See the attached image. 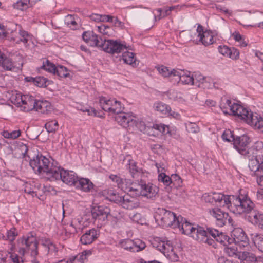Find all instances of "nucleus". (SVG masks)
Wrapping results in <instances>:
<instances>
[{
	"mask_svg": "<svg viewBox=\"0 0 263 263\" xmlns=\"http://www.w3.org/2000/svg\"><path fill=\"white\" fill-rule=\"evenodd\" d=\"M220 107L225 114H230L227 109L229 108L233 116H237L250 125L258 129L263 128V118L256 112L249 111L242 106L232 102L230 99H223Z\"/></svg>",
	"mask_w": 263,
	"mask_h": 263,
	"instance_id": "nucleus-1",
	"label": "nucleus"
},
{
	"mask_svg": "<svg viewBox=\"0 0 263 263\" xmlns=\"http://www.w3.org/2000/svg\"><path fill=\"white\" fill-rule=\"evenodd\" d=\"M29 165L36 174H44L46 178L49 180L53 170L57 166L53 164V160L48 158L37 152L34 155L28 156Z\"/></svg>",
	"mask_w": 263,
	"mask_h": 263,
	"instance_id": "nucleus-2",
	"label": "nucleus"
},
{
	"mask_svg": "<svg viewBox=\"0 0 263 263\" xmlns=\"http://www.w3.org/2000/svg\"><path fill=\"white\" fill-rule=\"evenodd\" d=\"M183 220L179 222L177 226L182 234L189 235L195 240L200 243H206L210 246H214L215 240L212 238H208L206 233V227H203L198 224L193 225L183 217Z\"/></svg>",
	"mask_w": 263,
	"mask_h": 263,
	"instance_id": "nucleus-3",
	"label": "nucleus"
},
{
	"mask_svg": "<svg viewBox=\"0 0 263 263\" xmlns=\"http://www.w3.org/2000/svg\"><path fill=\"white\" fill-rule=\"evenodd\" d=\"M236 213L248 214V215L246 218L253 225L263 230V213L255 208V204L249 197L247 192L242 203H240Z\"/></svg>",
	"mask_w": 263,
	"mask_h": 263,
	"instance_id": "nucleus-4",
	"label": "nucleus"
},
{
	"mask_svg": "<svg viewBox=\"0 0 263 263\" xmlns=\"http://www.w3.org/2000/svg\"><path fill=\"white\" fill-rule=\"evenodd\" d=\"M246 193V191L242 189L239 190L238 195H226L221 193L214 192L208 196L210 198L209 201H214L223 206L226 205L229 208H234L233 212L236 213Z\"/></svg>",
	"mask_w": 263,
	"mask_h": 263,
	"instance_id": "nucleus-5",
	"label": "nucleus"
},
{
	"mask_svg": "<svg viewBox=\"0 0 263 263\" xmlns=\"http://www.w3.org/2000/svg\"><path fill=\"white\" fill-rule=\"evenodd\" d=\"M155 219L161 226L172 228H177L179 226V222L183 220L181 215L177 217L174 213L164 209L159 210V213L155 216Z\"/></svg>",
	"mask_w": 263,
	"mask_h": 263,
	"instance_id": "nucleus-6",
	"label": "nucleus"
},
{
	"mask_svg": "<svg viewBox=\"0 0 263 263\" xmlns=\"http://www.w3.org/2000/svg\"><path fill=\"white\" fill-rule=\"evenodd\" d=\"M53 171V173L49 180H60L68 185L75 186L79 177L74 172L66 170L61 166H57Z\"/></svg>",
	"mask_w": 263,
	"mask_h": 263,
	"instance_id": "nucleus-7",
	"label": "nucleus"
},
{
	"mask_svg": "<svg viewBox=\"0 0 263 263\" xmlns=\"http://www.w3.org/2000/svg\"><path fill=\"white\" fill-rule=\"evenodd\" d=\"M91 215L93 223L98 228H101L107 224L108 217L110 216V210L106 206H94L91 209Z\"/></svg>",
	"mask_w": 263,
	"mask_h": 263,
	"instance_id": "nucleus-8",
	"label": "nucleus"
},
{
	"mask_svg": "<svg viewBox=\"0 0 263 263\" xmlns=\"http://www.w3.org/2000/svg\"><path fill=\"white\" fill-rule=\"evenodd\" d=\"M134 190L133 196H142L147 198L153 199L158 192V188L151 183H146L144 180H140L138 182V188H132Z\"/></svg>",
	"mask_w": 263,
	"mask_h": 263,
	"instance_id": "nucleus-9",
	"label": "nucleus"
},
{
	"mask_svg": "<svg viewBox=\"0 0 263 263\" xmlns=\"http://www.w3.org/2000/svg\"><path fill=\"white\" fill-rule=\"evenodd\" d=\"M11 99L14 104L22 108L25 112L33 110L35 106L36 99L34 97L29 95L17 94L15 97L12 96Z\"/></svg>",
	"mask_w": 263,
	"mask_h": 263,
	"instance_id": "nucleus-10",
	"label": "nucleus"
},
{
	"mask_svg": "<svg viewBox=\"0 0 263 263\" xmlns=\"http://www.w3.org/2000/svg\"><path fill=\"white\" fill-rule=\"evenodd\" d=\"M100 49L107 53L115 54L123 52L127 49V47L124 43L120 41L104 39Z\"/></svg>",
	"mask_w": 263,
	"mask_h": 263,
	"instance_id": "nucleus-11",
	"label": "nucleus"
},
{
	"mask_svg": "<svg viewBox=\"0 0 263 263\" xmlns=\"http://www.w3.org/2000/svg\"><path fill=\"white\" fill-rule=\"evenodd\" d=\"M211 215L215 219L216 224L220 227L224 225L233 226V220L229 213L219 208H214L210 211Z\"/></svg>",
	"mask_w": 263,
	"mask_h": 263,
	"instance_id": "nucleus-12",
	"label": "nucleus"
},
{
	"mask_svg": "<svg viewBox=\"0 0 263 263\" xmlns=\"http://www.w3.org/2000/svg\"><path fill=\"white\" fill-rule=\"evenodd\" d=\"M23 252L26 250H31V256H37L38 243L33 233L30 232L26 236H23L21 241Z\"/></svg>",
	"mask_w": 263,
	"mask_h": 263,
	"instance_id": "nucleus-13",
	"label": "nucleus"
},
{
	"mask_svg": "<svg viewBox=\"0 0 263 263\" xmlns=\"http://www.w3.org/2000/svg\"><path fill=\"white\" fill-rule=\"evenodd\" d=\"M231 243L237 244L240 248L248 247L249 245V240L244 231L241 228H235L231 232Z\"/></svg>",
	"mask_w": 263,
	"mask_h": 263,
	"instance_id": "nucleus-14",
	"label": "nucleus"
},
{
	"mask_svg": "<svg viewBox=\"0 0 263 263\" xmlns=\"http://www.w3.org/2000/svg\"><path fill=\"white\" fill-rule=\"evenodd\" d=\"M205 232L208 238H211L210 236H211L216 241L220 243L224 246L231 243V241L230 240L231 237H230L222 232H219L216 229L206 227Z\"/></svg>",
	"mask_w": 263,
	"mask_h": 263,
	"instance_id": "nucleus-15",
	"label": "nucleus"
},
{
	"mask_svg": "<svg viewBox=\"0 0 263 263\" xmlns=\"http://www.w3.org/2000/svg\"><path fill=\"white\" fill-rule=\"evenodd\" d=\"M109 178L114 182H115L117 186L121 189V190L125 192H130L133 195L134 193V188L132 185H134L133 181L129 179H123L119 176L116 175H110Z\"/></svg>",
	"mask_w": 263,
	"mask_h": 263,
	"instance_id": "nucleus-16",
	"label": "nucleus"
},
{
	"mask_svg": "<svg viewBox=\"0 0 263 263\" xmlns=\"http://www.w3.org/2000/svg\"><path fill=\"white\" fill-rule=\"evenodd\" d=\"M83 40L89 45L92 47L101 48V43L103 39L99 35L94 33L92 31H84L82 34Z\"/></svg>",
	"mask_w": 263,
	"mask_h": 263,
	"instance_id": "nucleus-17",
	"label": "nucleus"
},
{
	"mask_svg": "<svg viewBox=\"0 0 263 263\" xmlns=\"http://www.w3.org/2000/svg\"><path fill=\"white\" fill-rule=\"evenodd\" d=\"M233 140L234 148L239 153H241V149H245L248 147V145L251 142L250 137L247 135H243L241 136H236Z\"/></svg>",
	"mask_w": 263,
	"mask_h": 263,
	"instance_id": "nucleus-18",
	"label": "nucleus"
},
{
	"mask_svg": "<svg viewBox=\"0 0 263 263\" xmlns=\"http://www.w3.org/2000/svg\"><path fill=\"white\" fill-rule=\"evenodd\" d=\"M100 231L98 229L92 228L87 230L81 237L80 241L83 245H89L98 238Z\"/></svg>",
	"mask_w": 263,
	"mask_h": 263,
	"instance_id": "nucleus-19",
	"label": "nucleus"
},
{
	"mask_svg": "<svg viewBox=\"0 0 263 263\" xmlns=\"http://www.w3.org/2000/svg\"><path fill=\"white\" fill-rule=\"evenodd\" d=\"M120 206L126 210H133L139 206V202L134 197L126 194L122 196Z\"/></svg>",
	"mask_w": 263,
	"mask_h": 263,
	"instance_id": "nucleus-20",
	"label": "nucleus"
},
{
	"mask_svg": "<svg viewBox=\"0 0 263 263\" xmlns=\"http://www.w3.org/2000/svg\"><path fill=\"white\" fill-rule=\"evenodd\" d=\"M114 99H107L105 97H101L99 100V103L101 107L105 111L112 112L118 114L120 112V108L113 107Z\"/></svg>",
	"mask_w": 263,
	"mask_h": 263,
	"instance_id": "nucleus-21",
	"label": "nucleus"
},
{
	"mask_svg": "<svg viewBox=\"0 0 263 263\" xmlns=\"http://www.w3.org/2000/svg\"><path fill=\"white\" fill-rule=\"evenodd\" d=\"M218 50L222 55L233 60H237L239 58V51L234 47H229L226 45H220L218 47Z\"/></svg>",
	"mask_w": 263,
	"mask_h": 263,
	"instance_id": "nucleus-22",
	"label": "nucleus"
},
{
	"mask_svg": "<svg viewBox=\"0 0 263 263\" xmlns=\"http://www.w3.org/2000/svg\"><path fill=\"white\" fill-rule=\"evenodd\" d=\"M0 66L7 71H13L15 68L12 59L7 57L2 50L0 52Z\"/></svg>",
	"mask_w": 263,
	"mask_h": 263,
	"instance_id": "nucleus-23",
	"label": "nucleus"
},
{
	"mask_svg": "<svg viewBox=\"0 0 263 263\" xmlns=\"http://www.w3.org/2000/svg\"><path fill=\"white\" fill-rule=\"evenodd\" d=\"M94 185L92 182L87 178H79L76 182L75 187L80 189L85 192H92L94 190Z\"/></svg>",
	"mask_w": 263,
	"mask_h": 263,
	"instance_id": "nucleus-24",
	"label": "nucleus"
},
{
	"mask_svg": "<svg viewBox=\"0 0 263 263\" xmlns=\"http://www.w3.org/2000/svg\"><path fill=\"white\" fill-rule=\"evenodd\" d=\"M134 118V117L128 113L121 112L116 117V120L122 126L126 128L129 126L130 123L135 122Z\"/></svg>",
	"mask_w": 263,
	"mask_h": 263,
	"instance_id": "nucleus-25",
	"label": "nucleus"
},
{
	"mask_svg": "<svg viewBox=\"0 0 263 263\" xmlns=\"http://www.w3.org/2000/svg\"><path fill=\"white\" fill-rule=\"evenodd\" d=\"M179 74L176 75L177 77L175 81L178 83L180 82L183 84H191L193 85L194 78L192 75L190 74V72L187 71L185 72L182 71H178Z\"/></svg>",
	"mask_w": 263,
	"mask_h": 263,
	"instance_id": "nucleus-26",
	"label": "nucleus"
},
{
	"mask_svg": "<svg viewBox=\"0 0 263 263\" xmlns=\"http://www.w3.org/2000/svg\"><path fill=\"white\" fill-rule=\"evenodd\" d=\"M156 68L159 73L164 78H171L179 74L178 70L175 69H170L168 67L164 65L156 66Z\"/></svg>",
	"mask_w": 263,
	"mask_h": 263,
	"instance_id": "nucleus-27",
	"label": "nucleus"
},
{
	"mask_svg": "<svg viewBox=\"0 0 263 263\" xmlns=\"http://www.w3.org/2000/svg\"><path fill=\"white\" fill-rule=\"evenodd\" d=\"M25 80L28 82L32 83L35 85L40 87H46L48 86V80L43 77H36L35 78L32 77H26Z\"/></svg>",
	"mask_w": 263,
	"mask_h": 263,
	"instance_id": "nucleus-28",
	"label": "nucleus"
},
{
	"mask_svg": "<svg viewBox=\"0 0 263 263\" xmlns=\"http://www.w3.org/2000/svg\"><path fill=\"white\" fill-rule=\"evenodd\" d=\"M0 263H20L19 256L10 253H0Z\"/></svg>",
	"mask_w": 263,
	"mask_h": 263,
	"instance_id": "nucleus-29",
	"label": "nucleus"
},
{
	"mask_svg": "<svg viewBox=\"0 0 263 263\" xmlns=\"http://www.w3.org/2000/svg\"><path fill=\"white\" fill-rule=\"evenodd\" d=\"M260 155L256 156V158L249 160L248 166L251 171L253 172L256 176L259 175V173H260V160L259 159Z\"/></svg>",
	"mask_w": 263,
	"mask_h": 263,
	"instance_id": "nucleus-30",
	"label": "nucleus"
},
{
	"mask_svg": "<svg viewBox=\"0 0 263 263\" xmlns=\"http://www.w3.org/2000/svg\"><path fill=\"white\" fill-rule=\"evenodd\" d=\"M135 54L133 52L125 51L122 54V59L124 63L132 65L133 67H136L138 63L135 58Z\"/></svg>",
	"mask_w": 263,
	"mask_h": 263,
	"instance_id": "nucleus-31",
	"label": "nucleus"
},
{
	"mask_svg": "<svg viewBox=\"0 0 263 263\" xmlns=\"http://www.w3.org/2000/svg\"><path fill=\"white\" fill-rule=\"evenodd\" d=\"M237 244L232 243L229 245H226L224 252L230 257H236L239 259V254L241 251H238Z\"/></svg>",
	"mask_w": 263,
	"mask_h": 263,
	"instance_id": "nucleus-32",
	"label": "nucleus"
},
{
	"mask_svg": "<svg viewBox=\"0 0 263 263\" xmlns=\"http://www.w3.org/2000/svg\"><path fill=\"white\" fill-rule=\"evenodd\" d=\"M127 168L133 178H137L140 173L141 170L137 166V163L132 159L128 160Z\"/></svg>",
	"mask_w": 263,
	"mask_h": 263,
	"instance_id": "nucleus-33",
	"label": "nucleus"
},
{
	"mask_svg": "<svg viewBox=\"0 0 263 263\" xmlns=\"http://www.w3.org/2000/svg\"><path fill=\"white\" fill-rule=\"evenodd\" d=\"M154 108L155 110L164 115H166L168 114V111H170V106L160 101L155 103L154 104Z\"/></svg>",
	"mask_w": 263,
	"mask_h": 263,
	"instance_id": "nucleus-34",
	"label": "nucleus"
},
{
	"mask_svg": "<svg viewBox=\"0 0 263 263\" xmlns=\"http://www.w3.org/2000/svg\"><path fill=\"white\" fill-rule=\"evenodd\" d=\"M253 242L255 247L263 252V234L255 233L252 235Z\"/></svg>",
	"mask_w": 263,
	"mask_h": 263,
	"instance_id": "nucleus-35",
	"label": "nucleus"
},
{
	"mask_svg": "<svg viewBox=\"0 0 263 263\" xmlns=\"http://www.w3.org/2000/svg\"><path fill=\"white\" fill-rule=\"evenodd\" d=\"M199 41L202 42L204 46H209L214 43L213 36L210 31H205L204 34L199 38Z\"/></svg>",
	"mask_w": 263,
	"mask_h": 263,
	"instance_id": "nucleus-36",
	"label": "nucleus"
},
{
	"mask_svg": "<svg viewBox=\"0 0 263 263\" xmlns=\"http://www.w3.org/2000/svg\"><path fill=\"white\" fill-rule=\"evenodd\" d=\"M239 259L241 260H245L247 262H255L257 260L256 256L252 253L247 251H243L239 254Z\"/></svg>",
	"mask_w": 263,
	"mask_h": 263,
	"instance_id": "nucleus-37",
	"label": "nucleus"
},
{
	"mask_svg": "<svg viewBox=\"0 0 263 263\" xmlns=\"http://www.w3.org/2000/svg\"><path fill=\"white\" fill-rule=\"evenodd\" d=\"M239 154L243 156L244 158L248 159V160L254 159L256 158V156L261 154L255 153L254 149L252 148L251 147L245 149H241V153Z\"/></svg>",
	"mask_w": 263,
	"mask_h": 263,
	"instance_id": "nucleus-38",
	"label": "nucleus"
},
{
	"mask_svg": "<svg viewBox=\"0 0 263 263\" xmlns=\"http://www.w3.org/2000/svg\"><path fill=\"white\" fill-rule=\"evenodd\" d=\"M119 245L125 250L135 252V250L133 249L134 240L129 239H122L120 241Z\"/></svg>",
	"mask_w": 263,
	"mask_h": 263,
	"instance_id": "nucleus-39",
	"label": "nucleus"
},
{
	"mask_svg": "<svg viewBox=\"0 0 263 263\" xmlns=\"http://www.w3.org/2000/svg\"><path fill=\"white\" fill-rule=\"evenodd\" d=\"M214 86L212 79L209 77H205L204 80L198 84V87L203 89H211Z\"/></svg>",
	"mask_w": 263,
	"mask_h": 263,
	"instance_id": "nucleus-40",
	"label": "nucleus"
},
{
	"mask_svg": "<svg viewBox=\"0 0 263 263\" xmlns=\"http://www.w3.org/2000/svg\"><path fill=\"white\" fill-rule=\"evenodd\" d=\"M214 86L212 79L209 77H205L204 80L198 84V87L203 89H211Z\"/></svg>",
	"mask_w": 263,
	"mask_h": 263,
	"instance_id": "nucleus-41",
	"label": "nucleus"
},
{
	"mask_svg": "<svg viewBox=\"0 0 263 263\" xmlns=\"http://www.w3.org/2000/svg\"><path fill=\"white\" fill-rule=\"evenodd\" d=\"M54 75H57L60 78H66L69 76V73L67 68L62 65H58L54 73Z\"/></svg>",
	"mask_w": 263,
	"mask_h": 263,
	"instance_id": "nucleus-42",
	"label": "nucleus"
},
{
	"mask_svg": "<svg viewBox=\"0 0 263 263\" xmlns=\"http://www.w3.org/2000/svg\"><path fill=\"white\" fill-rule=\"evenodd\" d=\"M3 136L4 138L10 139H15L18 138L21 135L20 130H13L9 132L8 130H4L2 133Z\"/></svg>",
	"mask_w": 263,
	"mask_h": 263,
	"instance_id": "nucleus-43",
	"label": "nucleus"
},
{
	"mask_svg": "<svg viewBox=\"0 0 263 263\" xmlns=\"http://www.w3.org/2000/svg\"><path fill=\"white\" fill-rule=\"evenodd\" d=\"M41 68L54 74L57 67L53 63L47 60L45 62H43V65Z\"/></svg>",
	"mask_w": 263,
	"mask_h": 263,
	"instance_id": "nucleus-44",
	"label": "nucleus"
},
{
	"mask_svg": "<svg viewBox=\"0 0 263 263\" xmlns=\"http://www.w3.org/2000/svg\"><path fill=\"white\" fill-rule=\"evenodd\" d=\"M122 196H120L118 193L114 192H111L110 193H108V196H107L106 199L110 201L113 202L120 205L122 199Z\"/></svg>",
	"mask_w": 263,
	"mask_h": 263,
	"instance_id": "nucleus-45",
	"label": "nucleus"
},
{
	"mask_svg": "<svg viewBox=\"0 0 263 263\" xmlns=\"http://www.w3.org/2000/svg\"><path fill=\"white\" fill-rule=\"evenodd\" d=\"M20 149L21 151L23 158L26 161H28V156L32 155L30 150L29 149L28 146L24 143L19 145Z\"/></svg>",
	"mask_w": 263,
	"mask_h": 263,
	"instance_id": "nucleus-46",
	"label": "nucleus"
},
{
	"mask_svg": "<svg viewBox=\"0 0 263 263\" xmlns=\"http://www.w3.org/2000/svg\"><path fill=\"white\" fill-rule=\"evenodd\" d=\"M45 127L48 133L55 132L58 129V123L55 120L50 121L45 124Z\"/></svg>",
	"mask_w": 263,
	"mask_h": 263,
	"instance_id": "nucleus-47",
	"label": "nucleus"
},
{
	"mask_svg": "<svg viewBox=\"0 0 263 263\" xmlns=\"http://www.w3.org/2000/svg\"><path fill=\"white\" fill-rule=\"evenodd\" d=\"M65 23L73 30L76 29L78 26L74 17L72 15H68L65 17Z\"/></svg>",
	"mask_w": 263,
	"mask_h": 263,
	"instance_id": "nucleus-48",
	"label": "nucleus"
},
{
	"mask_svg": "<svg viewBox=\"0 0 263 263\" xmlns=\"http://www.w3.org/2000/svg\"><path fill=\"white\" fill-rule=\"evenodd\" d=\"M18 235V232L15 228H12L9 230L7 231L6 233V236H3V237H6V239L10 242L13 241L16 237Z\"/></svg>",
	"mask_w": 263,
	"mask_h": 263,
	"instance_id": "nucleus-49",
	"label": "nucleus"
},
{
	"mask_svg": "<svg viewBox=\"0 0 263 263\" xmlns=\"http://www.w3.org/2000/svg\"><path fill=\"white\" fill-rule=\"evenodd\" d=\"M158 179L160 182H162L165 186H169L172 184L170 177L166 175L164 173H160L158 175Z\"/></svg>",
	"mask_w": 263,
	"mask_h": 263,
	"instance_id": "nucleus-50",
	"label": "nucleus"
},
{
	"mask_svg": "<svg viewBox=\"0 0 263 263\" xmlns=\"http://www.w3.org/2000/svg\"><path fill=\"white\" fill-rule=\"evenodd\" d=\"M157 249L166 255L167 251H169L172 247L168 244V242L165 244L164 242H160L156 247Z\"/></svg>",
	"mask_w": 263,
	"mask_h": 263,
	"instance_id": "nucleus-51",
	"label": "nucleus"
},
{
	"mask_svg": "<svg viewBox=\"0 0 263 263\" xmlns=\"http://www.w3.org/2000/svg\"><path fill=\"white\" fill-rule=\"evenodd\" d=\"M172 181V184L175 187L181 186L182 183V180L181 177L177 174H172L170 177Z\"/></svg>",
	"mask_w": 263,
	"mask_h": 263,
	"instance_id": "nucleus-52",
	"label": "nucleus"
},
{
	"mask_svg": "<svg viewBox=\"0 0 263 263\" xmlns=\"http://www.w3.org/2000/svg\"><path fill=\"white\" fill-rule=\"evenodd\" d=\"M20 38L18 40L16 41V43H19L20 42H23L25 45H26V44L28 41V37H30L29 34L24 30H20Z\"/></svg>",
	"mask_w": 263,
	"mask_h": 263,
	"instance_id": "nucleus-53",
	"label": "nucleus"
},
{
	"mask_svg": "<svg viewBox=\"0 0 263 263\" xmlns=\"http://www.w3.org/2000/svg\"><path fill=\"white\" fill-rule=\"evenodd\" d=\"M86 259V257L82 252L76 256L70 257L69 258V261L70 263L83 262Z\"/></svg>",
	"mask_w": 263,
	"mask_h": 263,
	"instance_id": "nucleus-54",
	"label": "nucleus"
},
{
	"mask_svg": "<svg viewBox=\"0 0 263 263\" xmlns=\"http://www.w3.org/2000/svg\"><path fill=\"white\" fill-rule=\"evenodd\" d=\"M145 247V243L140 239H137L134 241L133 249L135 250V252L143 250Z\"/></svg>",
	"mask_w": 263,
	"mask_h": 263,
	"instance_id": "nucleus-55",
	"label": "nucleus"
},
{
	"mask_svg": "<svg viewBox=\"0 0 263 263\" xmlns=\"http://www.w3.org/2000/svg\"><path fill=\"white\" fill-rule=\"evenodd\" d=\"M233 132L230 130H227L224 132L222 135V138L223 140L228 142H233V138H235Z\"/></svg>",
	"mask_w": 263,
	"mask_h": 263,
	"instance_id": "nucleus-56",
	"label": "nucleus"
},
{
	"mask_svg": "<svg viewBox=\"0 0 263 263\" xmlns=\"http://www.w3.org/2000/svg\"><path fill=\"white\" fill-rule=\"evenodd\" d=\"M194 78V83L193 85H195L198 87V84L201 83L202 81L204 80L205 78L202 74L199 72H195L194 74H192Z\"/></svg>",
	"mask_w": 263,
	"mask_h": 263,
	"instance_id": "nucleus-57",
	"label": "nucleus"
},
{
	"mask_svg": "<svg viewBox=\"0 0 263 263\" xmlns=\"http://www.w3.org/2000/svg\"><path fill=\"white\" fill-rule=\"evenodd\" d=\"M253 148L255 153L257 154H263V143L261 141L256 142L251 147Z\"/></svg>",
	"mask_w": 263,
	"mask_h": 263,
	"instance_id": "nucleus-58",
	"label": "nucleus"
},
{
	"mask_svg": "<svg viewBox=\"0 0 263 263\" xmlns=\"http://www.w3.org/2000/svg\"><path fill=\"white\" fill-rule=\"evenodd\" d=\"M111 30L112 29L111 27L105 25H102L98 27V30L100 33L108 36L110 35Z\"/></svg>",
	"mask_w": 263,
	"mask_h": 263,
	"instance_id": "nucleus-59",
	"label": "nucleus"
},
{
	"mask_svg": "<svg viewBox=\"0 0 263 263\" xmlns=\"http://www.w3.org/2000/svg\"><path fill=\"white\" fill-rule=\"evenodd\" d=\"M170 250V251H167V254L165 256L168 258L169 259L171 260L172 261H177L179 259L178 256L177 255V254H176L173 251L172 248Z\"/></svg>",
	"mask_w": 263,
	"mask_h": 263,
	"instance_id": "nucleus-60",
	"label": "nucleus"
},
{
	"mask_svg": "<svg viewBox=\"0 0 263 263\" xmlns=\"http://www.w3.org/2000/svg\"><path fill=\"white\" fill-rule=\"evenodd\" d=\"M13 7L15 9L23 11L29 7V6H27L26 3H24V2H23L21 1V0H20L13 4Z\"/></svg>",
	"mask_w": 263,
	"mask_h": 263,
	"instance_id": "nucleus-61",
	"label": "nucleus"
},
{
	"mask_svg": "<svg viewBox=\"0 0 263 263\" xmlns=\"http://www.w3.org/2000/svg\"><path fill=\"white\" fill-rule=\"evenodd\" d=\"M8 34L4 25L0 23V38L3 39L6 37Z\"/></svg>",
	"mask_w": 263,
	"mask_h": 263,
	"instance_id": "nucleus-62",
	"label": "nucleus"
},
{
	"mask_svg": "<svg viewBox=\"0 0 263 263\" xmlns=\"http://www.w3.org/2000/svg\"><path fill=\"white\" fill-rule=\"evenodd\" d=\"M87 114L89 116H94L96 117H102V115L98 114V112L94 108L91 107H88Z\"/></svg>",
	"mask_w": 263,
	"mask_h": 263,
	"instance_id": "nucleus-63",
	"label": "nucleus"
},
{
	"mask_svg": "<svg viewBox=\"0 0 263 263\" xmlns=\"http://www.w3.org/2000/svg\"><path fill=\"white\" fill-rule=\"evenodd\" d=\"M114 16L109 15H102L101 21L102 22H113Z\"/></svg>",
	"mask_w": 263,
	"mask_h": 263,
	"instance_id": "nucleus-64",
	"label": "nucleus"
}]
</instances>
